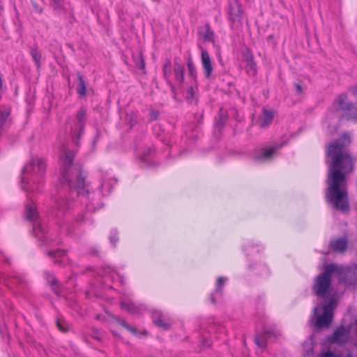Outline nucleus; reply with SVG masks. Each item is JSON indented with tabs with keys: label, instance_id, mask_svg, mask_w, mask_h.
<instances>
[{
	"label": "nucleus",
	"instance_id": "obj_1",
	"mask_svg": "<svg viewBox=\"0 0 357 357\" xmlns=\"http://www.w3.org/2000/svg\"><path fill=\"white\" fill-rule=\"evenodd\" d=\"M46 170L45 160L40 157L32 158L22 170L21 182L22 190L29 193H37L43 186ZM25 204V215L32 224V232L38 239L40 247H46L47 255L54 260L55 264L61 263L65 257L63 250L55 248L61 242L60 238H52L47 233L46 227L40 218L35 203L29 194Z\"/></svg>",
	"mask_w": 357,
	"mask_h": 357
},
{
	"label": "nucleus",
	"instance_id": "obj_2",
	"mask_svg": "<svg viewBox=\"0 0 357 357\" xmlns=\"http://www.w3.org/2000/svg\"><path fill=\"white\" fill-rule=\"evenodd\" d=\"M350 143L349 135L344 133L326 146V162L328 165V172L326 199L331 205L342 212L349 210L347 191L344 183L347 174L354 169L353 160L346 149Z\"/></svg>",
	"mask_w": 357,
	"mask_h": 357
},
{
	"label": "nucleus",
	"instance_id": "obj_3",
	"mask_svg": "<svg viewBox=\"0 0 357 357\" xmlns=\"http://www.w3.org/2000/svg\"><path fill=\"white\" fill-rule=\"evenodd\" d=\"M75 151L68 145H62L59 162L61 165L60 183L69 191L70 196L75 195L86 202L87 213L94 212L98 208V202H89L85 197L89 191L86 190L85 178L80 169L73 165Z\"/></svg>",
	"mask_w": 357,
	"mask_h": 357
},
{
	"label": "nucleus",
	"instance_id": "obj_4",
	"mask_svg": "<svg viewBox=\"0 0 357 357\" xmlns=\"http://www.w3.org/2000/svg\"><path fill=\"white\" fill-rule=\"evenodd\" d=\"M336 269V264H328L325 266L324 271L316 276L312 286V290L317 296L328 298V301H329L330 297L333 296L330 294L332 275L335 273ZM333 296L335 297V295Z\"/></svg>",
	"mask_w": 357,
	"mask_h": 357
},
{
	"label": "nucleus",
	"instance_id": "obj_5",
	"mask_svg": "<svg viewBox=\"0 0 357 357\" xmlns=\"http://www.w3.org/2000/svg\"><path fill=\"white\" fill-rule=\"evenodd\" d=\"M337 305V299L335 296L329 298V301H326L322 306L323 314L317 316L318 307L315 306L313 308L312 314L310 317V321L313 322L315 319L314 325L317 328L321 329L324 328L329 327L333 318V310Z\"/></svg>",
	"mask_w": 357,
	"mask_h": 357
},
{
	"label": "nucleus",
	"instance_id": "obj_6",
	"mask_svg": "<svg viewBox=\"0 0 357 357\" xmlns=\"http://www.w3.org/2000/svg\"><path fill=\"white\" fill-rule=\"evenodd\" d=\"M336 274L338 282L343 284L347 289H355L357 287V265L342 266L336 264Z\"/></svg>",
	"mask_w": 357,
	"mask_h": 357
},
{
	"label": "nucleus",
	"instance_id": "obj_7",
	"mask_svg": "<svg viewBox=\"0 0 357 357\" xmlns=\"http://www.w3.org/2000/svg\"><path fill=\"white\" fill-rule=\"evenodd\" d=\"M333 106L337 111H341L342 118L346 120H357V105L347 101V96L345 93L340 94Z\"/></svg>",
	"mask_w": 357,
	"mask_h": 357
},
{
	"label": "nucleus",
	"instance_id": "obj_8",
	"mask_svg": "<svg viewBox=\"0 0 357 357\" xmlns=\"http://www.w3.org/2000/svg\"><path fill=\"white\" fill-rule=\"evenodd\" d=\"M86 109L81 108L77 113L75 118L70 119L67 122V127L70 129L72 141L75 145L78 144V140L81 137L85 123Z\"/></svg>",
	"mask_w": 357,
	"mask_h": 357
},
{
	"label": "nucleus",
	"instance_id": "obj_9",
	"mask_svg": "<svg viewBox=\"0 0 357 357\" xmlns=\"http://www.w3.org/2000/svg\"><path fill=\"white\" fill-rule=\"evenodd\" d=\"M0 282H3L10 289L16 287L17 293H20L22 289L26 284L24 276L16 272L12 273L10 275L0 273Z\"/></svg>",
	"mask_w": 357,
	"mask_h": 357
},
{
	"label": "nucleus",
	"instance_id": "obj_10",
	"mask_svg": "<svg viewBox=\"0 0 357 357\" xmlns=\"http://www.w3.org/2000/svg\"><path fill=\"white\" fill-rule=\"evenodd\" d=\"M228 19L231 29L242 24V10L238 0H229Z\"/></svg>",
	"mask_w": 357,
	"mask_h": 357
},
{
	"label": "nucleus",
	"instance_id": "obj_11",
	"mask_svg": "<svg viewBox=\"0 0 357 357\" xmlns=\"http://www.w3.org/2000/svg\"><path fill=\"white\" fill-rule=\"evenodd\" d=\"M350 332V328L340 326L334 331L329 341L338 345L344 344L349 342Z\"/></svg>",
	"mask_w": 357,
	"mask_h": 357
},
{
	"label": "nucleus",
	"instance_id": "obj_12",
	"mask_svg": "<svg viewBox=\"0 0 357 357\" xmlns=\"http://www.w3.org/2000/svg\"><path fill=\"white\" fill-rule=\"evenodd\" d=\"M55 209L56 211L53 215L57 218H60L71 213V203H70L68 199H65L61 195H60L59 198L56 201Z\"/></svg>",
	"mask_w": 357,
	"mask_h": 357
},
{
	"label": "nucleus",
	"instance_id": "obj_13",
	"mask_svg": "<svg viewBox=\"0 0 357 357\" xmlns=\"http://www.w3.org/2000/svg\"><path fill=\"white\" fill-rule=\"evenodd\" d=\"M280 335V331L276 329L266 331L255 337V342L258 347L263 348L266 346L268 342H273V339Z\"/></svg>",
	"mask_w": 357,
	"mask_h": 357
},
{
	"label": "nucleus",
	"instance_id": "obj_14",
	"mask_svg": "<svg viewBox=\"0 0 357 357\" xmlns=\"http://www.w3.org/2000/svg\"><path fill=\"white\" fill-rule=\"evenodd\" d=\"M284 142L277 144L273 146L264 147L261 149V153L256 157L257 160H269L276 155L277 151L280 149Z\"/></svg>",
	"mask_w": 357,
	"mask_h": 357
},
{
	"label": "nucleus",
	"instance_id": "obj_15",
	"mask_svg": "<svg viewBox=\"0 0 357 357\" xmlns=\"http://www.w3.org/2000/svg\"><path fill=\"white\" fill-rule=\"evenodd\" d=\"M201 59H202V65L204 70V74L206 77V78H210L211 76V74L213 73V65L212 61L210 57V55L207 50H204L202 48V54H201Z\"/></svg>",
	"mask_w": 357,
	"mask_h": 357
},
{
	"label": "nucleus",
	"instance_id": "obj_16",
	"mask_svg": "<svg viewBox=\"0 0 357 357\" xmlns=\"http://www.w3.org/2000/svg\"><path fill=\"white\" fill-rule=\"evenodd\" d=\"M121 307L122 310L128 312L132 314H139L142 313L145 307L143 305H136L130 301H121Z\"/></svg>",
	"mask_w": 357,
	"mask_h": 357
},
{
	"label": "nucleus",
	"instance_id": "obj_17",
	"mask_svg": "<svg viewBox=\"0 0 357 357\" xmlns=\"http://www.w3.org/2000/svg\"><path fill=\"white\" fill-rule=\"evenodd\" d=\"M10 114V107L9 105H0V130L9 121Z\"/></svg>",
	"mask_w": 357,
	"mask_h": 357
},
{
	"label": "nucleus",
	"instance_id": "obj_18",
	"mask_svg": "<svg viewBox=\"0 0 357 357\" xmlns=\"http://www.w3.org/2000/svg\"><path fill=\"white\" fill-rule=\"evenodd\" d=\"M151 316L153 322L155 325H156L158 327L163 328L165 329H168L169 328V325L163 321L162 319V313L158 310H151Z\"/></svg>",
	"mask_w": 357,
	"mask_h": 357
},
{
	"label": "nucleus",
	"instance_id": "obj_19",
	"mask_svg": "<svg viewBox=\"0 0 357 357\" xmlns=\"http://www.w3.org/2000/svg\"><path fill=\"white\" fill-rule=\"evenodd\" d=\"M331 248L334 252H344L347 247V241L345 238H339L331 242Z\"/></svg>",
	"mask_w": 357,
	"mask_h": 357
},
{
	"label": "nucleus",
	"instance_id": "obj_20",
	"mask_svg": "<svg viewBox=\"0 0 357 357\" xmlns=\"http://www.w3.org/2000/svg\"><path fill=\"white\" fill-rule=\"evenodd\" d=\"M274 117V112L263 108V114L261 118L260 127L265 128L268 126L273 121Z\"/></svg>",
	"mask_w": 357,
	"mask_h": 357
},
{
	"label": "nucleus",
	"instance_id": "obj_21",
	"mask_svg": "<svg viewBox=\"0 0 357 357\" xmlns=\"http://www.w3.org/2000/svg\"><path fill=\"white\" fill-rule=\"evenodd\" d=\"M153 150L151 148H148L139 157V162L142 167H150L153 165L151 155Z\"/></svg>",
	"mask_w": 357,
	"mask_h": 357
},
{
	"label": "nucleus",
	"instance_id": "obj_22",
	"mask_svg": "<svg viewBox=\"0 0 357 357\" xmlns=\"http://www.w3.org/2000/svg\"><path fill=\"white\" fill-rule=\"evenodd\" d=\"M246 71L249 75L255 76L257 74V65L254 61L253 56L250 55L246 57Z\"/></svg>",
	"mask_w": 357,
	"mask_h": 357
},
{
	"label": "nucleus",
	"instance_id": "obj_23",
	"mask_svg": "<svg viewBox=\"0 0 357 357\" xmlns=\"http://www.w3.org/2000/svg\"><path fill=\"white\" fill-rule=\"evenodd\" d=\"M201 34L203 36L204 41L214 42L215 33L208 24L204 25Z\"/></svg>",
	"mask_w": 357,
	"mask_h": 357
},
{
	"label": "nucleus",
	"instance_id": "obj_24",
	"mask_svg": "<svg viewBox=\"0 0 357 357\" xmlns=\"http://www.w3.org/2000/svg\"><path fill=\"white\" fill-rule=\"evenodd\" d=\"M172 63L170 60H166L162 65V72L165 80L168 84H171L170 76L172 75Z\"/></svg>",
	"mask_w": 357,
	"mask_h": 357
},
{
	"label": "nucleus",
	"instance_id": "obj_25",
	"mask_svg": "<svg viewBox=\"0 0 357 357\" xmlns=\"http://www.w3.org/2000/svg\"><path fill=\"white\" fill-rule=\"evenodd\" d=\"M174 76L179 84L184 82V68L183 66L176 63L174 70Z\"/></svg>",
	"mask_w": 357,
	"mask_h": 357
},
{
	"label": "nucleus",
	"instance_id": "obj_26",
	"mask_svg": "<svg viewBox=\"0 0 357 357\" xmlns=\"http://www.w3.org/2000/svg\"><path fill=\"white\" fill-rule=\"evenodd\" d=\"M112 317L116 322L119 324L121 326H122L123 328H125L129 332H130L131 333H132L135 335H137V329L135 328L130 326L129 324H128L125 320H123V319H120L119 317H118L116 316H114V315L112 316Z\"/></svg>",
	"mask_w": 357,
	"mask_h": 357
},
{
	"label": "nucleus",
	"instance_id": "obj_27",
	"mask_svg": "<svg viewBox=\"0 0 357 357\" xmlns=\"http://www.w3.org/2000/svg\"><path fill=\"white\" fill-rule=\"evenodd\" d=\"M30 54L35 62L36 66L39 68L40 66L41 54L37 47H31Z\"/></svg>",
	"mask_w": 357,
	"mask_h": 357
},
{
	"label": "nucleus",
	"instance_id": "obj_28",
	"mask_svg": "<svg viewBox=\"0 0 357 357\" xmlns=\"http://www.w3.org/2000/svg\"><path fill=\"white\" fill-rule=\"evenodd\" d=\"M185 98L190 104L197 102L195 90L193 86H191L187 89Z\"/></svg>",
	"mask_w": 357,
	"mask_h": 357
},
{
	"label": "nucleus",
	"instance_id": "obj_29",
	"mask_svg": "<svg viewBox=\"0 0 357 357\" xmlns=\"http://www.w3.org/2000/svg\"><path fill=\"white\" fill-rule=\"evenodd\" d=\"M133 59L136 67L139 70L145 69V61L142 54L133 55Z\"/></svg>",
	"mask_w": 357,
	"mask_h": 357
},
{
	"label": "nucleus",
	"instance_id": "obj_30",
	"mask_svg": "<svg viewBox=\"0 0 357 357\" xmlns=\"http://www.w3.org/2000/svg\"><path fill=\"white\" fill-rule=\"evenodd\" d=\"M79 83L77 86V92L81 96H84L86 93V88L84 81L81 75H79Z\"/></svg>",
	"mask_w": 357,
	"mask_h": 357
},
{
	"label": "nucleus",
	"instance_id": "obj_31",
	"mask_svg": "<svg viewBox=\"0 0 357 357\" xmlns=\"http://www.w3.org/2000/svg\"><path fill=\"white\" fill-rule=\"evenodd\" d=\"M243 250L245 252H247V256L250 255V252L255 254L258 253L259 251V250L255 248L250 242H248L246 244L243 245Z\"/></svg>",
	"mask_w": 357,
	"mask_h": 357
},
{
	"label": "nucleus",
	"instance_id": "obj_32",
	"mask_svg": "<svg viewBox=\"0 0 357 357\" xmlns=\"http://www.w3.org/2000/svg\"><path fill=\"white\" fill-rule=\"evenodd\" d=\"M187 67H188V70L190 77H192L193 79H196L197 73L196 67L191 60H190L188 62Z\"/></svg>",
	"mask_w": 357,
	"mask_h": 357
},
{
	"label": "nucleus",
	"instance_id": "obj_33",
	"mask_svg": "<svg viewBox=\"0 0 357 357\" xmlns=\"http://www.w3.org/2000/svg\"><path fill=\"white\" fill-rule=\"evenodd\" d=\"M110 243L115 247L117 242L119 241L118 232L116 229H112L109 236Z\"/></svg>",
	"mask_w": 357,
	"mask_h": 357
},
{
	"label": "nucleus",
	"instance_id": "obj_34",
	"mask_svg": "<svg viewBox=\"0 0 357 357\" xmlns=\"http://www.w3.org/2000/svg\"><path fill=\"white\" fill-rule=\"evenodd\" d=\"M227 280H228L227 278H225V277H218V278L217 282H216V289H215L216 292H219V291H222V287L225 285V284L227 282Z\"/></svg>",
	"mask_w": 357,
	"mask_h": 357
},
{
	"label": "nucleus",
	"instance_id": "obj_35",
	"mask_svg": "<svg viewBox=\"0 0 357 357\" xmlns=\"http://www.w3.org/2000/svg\"><path fill=\"white\" fill-rule=\"evenodd\" d=\"M102 275L103 276H108L111 279H113L114 278L115 271L109 266H105L102 268Z\"/></svg>",
	"mask_w": 357,
	"mask_h": 357
},
{
	"label": "nucleus",
	"instance_id": "obj_36",
	"mask_svg": "<svg viewBox=\"0 0 357 357\" xmlns=\"http://www.w3.org/2000/svg\"><path fill=\"white\" fill-rule=\"evenodd\" d=\"M45 278L47 281L51 284V285H56L57 283V280L54 278V276L50 273L46 272L45 273Z\"/></svg>",
	"mask_w": 357,
	"mask_h": 357
},
{
	"label": "nucleus",
	"instance_id": "obj_37",
	"mask_svg": "<svg viewBox=\"0 0 357 357\" xmlns=\"http://www.w3.org/2000/svg\"><path fill=\"white\" fill-rule=\"evenodd\" d=\"M128 121H129V123L131 127H132L134 125H135L137 123V114L135 112H132L130 114V116L129 117Z\"/></svg>",
	"mask_w": 357,
	"mask_h": 357
},
{
	"label": "nucleus",
	"instance_id": "obj_38",
	"mask_svg": "<svg viewBox=\"0 0 357 357\" xmlns=\"http://www.w3.org/2000/svg\"><path fill=\"white\" fill-rule=\"evenodd\" d=\"M56 326H57L58 328L62 332H66L68 330L67 326H66L65 323H63V321H61L59 319L56 320Z\"/></svg>",
	"mask_w": 357,
	"mask_h": 357
},
{
	"label": "nucleus",
	"instance_id": "obj_39",
	"mask_svg": "<svg viewBox=\"0 0 357 357\" xmlns=\"http://www.w3.org/2000/svg\"><path fill=\"white\" fill-rule=\"evenodd\" d=\"M319 357H337L336 354L332 351L321 352L319 354Z\"/></svg>",
	"mask_w": 357,
	"mask_h": 357
},
{
	"label": "nucleus",
	"instance_id": "obj_40",
	"mask_svg": "<svg viewBox=\"0 0 357 357\" xmlns=\"http://www.w3.org/2000/svg\"><path fill=\"white\" fill-rule=\"evenodd\" d=\"M159 116V112L154 109L150 110V117L151 121L156 120Z\"/></svg>",
	"mask_w": 357,
	"mask_h": 357
},
{
	"label": "nucleus",
	"instance_id": "obj_41",
	"mask_svg": "<svg viewBox=\"0 0 357 357\" xmlns=\"http://www.w3.org/2000/svg\"><path fill=\"white\" fill-rule=\"evenodd\" d=\"M294 86L297 93L300 94L303 92V88L299 84L295 83Z\"/></svg>",
	"mask_w": 357,
	"mask_h": 357
},
{
	"label": "nucleus",
	"instance_id": "obj_42",
	"mask_svg": "<svg viewBox=\"0 0 357 357\" xmlns=\"http://www.w3.org/2000/svg\"><path fill=\"white\" fill-rule=\"evenodd\" d=\"M76 220L77 222L82 223L85 221V218L82 214H79Z\"/></svg>",
	"mask_w": 357,
	"mask_h": 357
},
{
	"label": "nucleus",
	"instance_id": "obj_43",
	"mask_svg": "<svg viewBox=\"0 0 357 357\" xmlns=\"http://www.w3.org/2000/svg\"><path fill=\"white\" fill-rule=\"evenodd\" d=\"M33 6L35 10L38 13H41L43 12V9L36 3H33Z\"/></svg>",
	"mask_w": 357,
	"mask_h": 357
},
{
	"label": "nucleus",
	"instance_id": "obj_44",
	"mask_svg": "<svg viewBox=\"0 0 357 357\" xmlns=\"http://www.w3.org/2000/svg\"><path fill=\"white\" fill-rule=\"evenodd\" d=\"M62 229L66 231L68 234H70V229L67 226H62Z\"/></svg>",
	"mask_w": 357,
	"mask_h": 357
},
{
	"label": "nucleus",
	"instance_id": "obj_45",
	"mask_svg": "<svg viewBox=\"0 0 357 357\" xmlns=\"http://www.w3.org/2000/svg\"><path fill=\"white\" fill-rule=\"evenodd\" d=\"M353 93L355 95V96H357V85L355 86V88L353 90Z\"/></svg>",
	"mask_w": 357,
	"mask_h": 357
},
{
	"label": "nucleus",
	"instance_id": "obj_46",
	"mask_svg": "<svg viewBox=\"0 0 357 357\" xmlns=\"http://www.w3.org/2000/svg\"><path fill=\"white\" fill-rule=\"evenodd\" d=\"M3 86L2 79H1V75L0 74V90L1 89Z\"/></svg>",
	"mask_w": 357,
	"mask_h": 357
},
{
	"label": "nucleus",
	"instance_id": "obj_47",
	"mask_svg": "<svg viewBox=\"0 0 357 357\" xmlns=\"http://www.w3.org/2000/svg\"><path fill=\"white\" fill-rule=\"evenodd\" d=\"M107 188V185L105 183H103L102 185H101V190L103 191L105 188Z\"/></svg>",
	"mask_w": 357,
	"mask_h": 357
},
{
	"label": "nucleus",
	"instance_id": "obj_48",
	"mask_svg": "<svg viewBox=\"0 0 357 357\" xmlns=\"http://www.w3.org/2000/svg\"><path fill=\"white\" fill-rule=\"evenodd\" d=\"M52 1L56 5H60V0H52Z\"/></svg>",
	"mask_w": 357,
	"mask_h": 357
},
{
	"label": "nucleus",
	"instance_id": "obj_49",
	"mask_svg": "<svg viewBox=\"0 0 357 357\" xmlns=\"http://www.w3.org/2000/svg\"><path fill=\"white\" fill-rule=\"evenodd\" d=\"M54 291H55V293L57 294V295H59V292L57 291V289H56V287H54Z\"/></svg>",
	"mask_w": 357,
	"mask_h": 357
},
{
	"label": "nucleus",
	"instance_id": "obj_50",
	"mask_svg": "<svg viewBox=\"0 0 357 357\" xmlns=\"http://www.w3.org/2000/svg\"><path fill=\"white\" fill-rule=\"evenodd\" d=\"M3 257H4L5 261H6V262L9 263V260H8V259L6 257H5L4 255H3Z\"/></svg>",
	"mask_w": 357,
	"mask_h": 357
},
{
	"label": "nucleus",
	"instance_id": "obj_51",
	"mask_svg": "<svg viewBox=\"0 0 357 357\" xmlns=\"http://www.w3.org/2000/svg\"><path fill=\"white\" fill-rule=\"evenodd\" d=\"M347 357H351V354H348Z\"/></svg>",
	"mask_w": 357,
	"mask_h": 357
}]
</instances>
